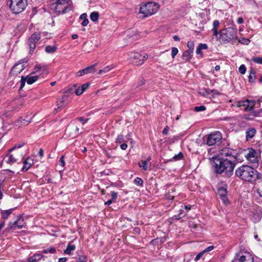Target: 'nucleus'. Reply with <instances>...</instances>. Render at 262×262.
Instances as JSON below:
<instances>
[{
  "label": "nucleus",
  "instance_id": "1",
  "mask_svg": "<svg viewBox=\"0 0 262 262\" xmlns=\"http://www.w3.org/2000/svg\"><path fill=\"white\" fill-rule=\"evenodd\" d=\"M214 171L216 173H225L227 178L230 177L233 173L236 165L235 160L232 161L228 158H213Z\"/></svg>",
  "mask_w": 262,
  "mask_h": 262
},
{
  "label": "nucleus",
  "instance_id": "2",
  "mask_svg": "<svg viewBox=\"0 0 262 262\" xmlns=\"http://www.w3.org/2000/svg\"><path fill=\"white\" fill-rule=\"evenodd\" d=\"M256 172V170L253 168L243 165L235 170V174L242 180L251 182L255 180Z\"/></svg>",
  "mask_w": 262,
  "mask_h": 262
},
{
  "label": "nucleus",
  "instance_id": "3",
  "mask_svg": "<svg viewBox=\"0 0 262 262\" xmlns=\"http://www.w3.org/2000/svg\"><path fill=\"white\" fill-rule=\"evenodd\" d=\"M51 9L57 15L66 13L72 10L71 0H52Z\"/></svg>",
  "mask_w": 262,
  "mask_h": 262
},
{
  "label": "nucleus",
  "instance_id": "4",
  "mask_svg": "<svg viewBox=\"0 0 262 262\" xmlns=\"http://www.w3.org/2000/svg\"><path fill=\"white\" fill-rule=\"evenodd\" d=\"M219 39L224 43L232 41L237 38V29L230 27L220 30Z\"/></svg>",
  "mask_w": 262,
  "mask_h": 262
},
{
  "label": "nucleus",
  "instance_id": "5",
  "mask_svg": "<svg viewBox=\"0 0 262 262\" xmlns=\"http://www.w3.org/2000/svg\"><path fill=\"white\" fill-rule=\"evenodd\" d=\"M10 11L18 14L23 12L27 6V0H10L7 2Z\"/></svg>",
  "mask_w": 262,
  "mask_h": 262
},
{
  "label": "nucleus",
  "instance_id": "6",
  "mask_svg": "<svg viewBox=\"0 0 262 262\" xmlns=\"http://www.w3.org/2000/svg\"><path fill=\"white\" fill-rule=\"evenodd\" d=\"M159 8V5L155 2H148L142 5L140 8V13L144 15V17H148L155 14Z\"/></svg>",
  "mask_w": 262,
  "mask_h": 262
},
{
  "label": "nucleus",
  "instance_id": "7",
  "mask_svg": "<svg viewBox=\"0 0 262 262\" xmlns=\"http://www.w3.org/2000/svg\"><path fill=\"white\" fill-rule=\"evenodd\" d=\"M147 55L145 53L141 54L138 52H130L129 54L130 61L135 66L142 65L147 59Z\"/></svg>",
  "mask_w": 262,
  "mask_h": 262
},
{
  "label": "nucleus",
  "instance_id": "8",
  "mask_svg": "<svg viewBox=\"0 0 262 262\" xmlns=\"http://www.w3.org/2000/svg\"><path fill=\"white\" fill-rule=\"evenodd\" d=\"M222 139V134L220 132H214L210 134L207 139V144L209 146H212L219 143Z\"/></svg>",
  "mask_w": 262,
  "mask_h": 262
},
{
  "label": "nucleus",
  "instance_id": "9",
  "mask_svg": "<svg viewBox=\"0 0 262 262\" xmlns=\"http://www.w3.org/2000/svg\"><path fill=\"white\" fill-rule=\"evenodd\" d=\"M235 105L237 107L243 109L244 111L249 112L253 110L254 102L248 99H245L237 101Z\"/></svg>",
  "mask_w": 262,
  "mask_h": 262
},
{
  "label": "nucleus",
  "instance_id": "10",
  "mask_svg": "<svg viewBox=\"0 0 262 262\" xmlns=\"http://www.w3.org/2000/svg\"><path fill=\"white\" fill-rule=\"evenodd\" d=\"M26 223L25 222L23 214L19 215L17 220L14 222H9L8 225L9 229L25 228H26Z\"/></svg>",
  "mask_w": 262,
  "mask_h": 262
},
{
  "label": "nucleus",
  "instance_id": "11",
  "mask_svg": "<svg viewBox=\"0 0 262 262\" xmlns=\"http://www.w3.org/2000/svg\"><path fill=\"white\" fill-rule=\"evenodd\" d=\"M220 155L224 158L229 157V159H234V160L238 159L237 154L235 150L229 147H224L220 150Z\"/></svg>",
  "mask_w": 262,
  "mask_h": 262
},
{
  "label": "nucleus",
  "instance_id": "12",
  "mask_svg": "<svg viewBox=\"0 0 262 262\" xmlns=\"http://www.w3.org/2000/svg\"><path fill=\"white\" fill-rule=\"evenodd\" d=\"M253 257L249 253L236 254L232 262H253Z\"/></svg>",
  "mask_w": 262,
  "mask_h": 262
},
{
  "label": "nucleus",
  "instance_id": "13",
  "mask_svg": "<svg viewBox=\"0 0 262 262\" xmlns=\"http://www.w3.org/2000/svg\"><path fill=\"white\" fill-rule=\"evenodd\" d=\"M40 39V34L38 32H35L28 38V42L29 46L30 53L33 52L36 48V43Z\"/></svg>",
  "mask_w": 262,
  "mask_h": 262
},
{
  "label": "nucleus",
  "instance_id": "14",
  "mask_svg": "<svg viewBox=\"0 0 262 262\" xmlns=\"http://www.w3.org/2000/svg\"><path fill=\"white\" fill-rule=\"evenodd\" d=\"M217 194L220 198L222 200L223 202L225 204H227L229 202L228 199L227 197V186L226 185L219 187L217 189Z\"/></svg>",
  "mask_w": 262,
  "mask_h": 262
},
{
  "label": "nucleus",
  "instance_id": "15",
  "mask_svg": "<svg viewBox=\"0 0 262 262\" xmlns=\"http://www.w3.org/2000/svg\"><path fill=\"white\" fill-rule=\"evenodd\" d=\"M247 159L252 163H257L258 162V158L257 153L255 150L252 148L248 149V152L245 155Z\"/></svg>",
  "mask_w": 262,
  "mask_h": 262
},
{
  "label": "nucleus",
  "instance_id": "16",
  "mask_svg": "<svg viewBox=\"0 0 262 262\" xmlns=\"http://www.w3.org/2000/svg\"><path fill=\"white\" fill-rule=\"evenodd\" d=\"M25 68V65L23 63H16L11 69L10 72V75L11 76H15L19 74L23 70H24Z\"/></svg>",
  "mask_w": 262,
  "mask_h": 262
},
{
  "label": "nucleus",
  "instance_id": "17",
  "mask_svg": "<svg viewBox=\"0 0 262 262\" xmlns=\"http://www.w3.org/2000/svg\"><path fill=\"white\" fill-rule=\"evenodd\" d=\"M68 96L63 95L61 98H59L57 101V109L61 110L62 108L66 106L68 104Z\"/></svg>",
  "mask_w": 262,
  "mask_h": 262
},
{
  "label": "nucleus",
  "instance_id": "18",
  "mask_svg": "<svg viewBox=\"0 0 262 262\" xmlns=\"http://www.w3.org/2000/svg\"><path fill=\"white\" fill-rule=\"evenodd\" d=\"M90 85L89 83H85L79 86L75 91V94L77 96L81 95L86 90H87Z\"/></svg>",
  "mask_w": 262,
  "mask_h": 262
},
{
  "label": "nucleus",
  "instance_id": "19",
  "mask_svg": "<svg viewBox=\"0 0 262 262\" xmlns=\"http://www.w3.org/2000/svg\"><path fill=\"white\" fill-rule=\"evenodd\" d=\"M24 166L21 169V171L23 172L27 171L33 164V160L30 158H27L23 162Z\"/></svg>",
  "mask_w": 262,
  "mask_h": 262
},
{
  "label": "nucleus",
  "instance_id": "20",
  "mask_svg": "<svg viewBox=\"0 0 262 262\" xmlns=\"http://www.w3.org/2000/svg\"><path fill=\"white\" fill-rule=\"evenodd\" d=\"M256 133V130L254 128H248L246 132V140L248 141L252 139L255 135Z\"/></svg>",
  "mask_w": 262,
  "mask_h": 262
},
{
  "label": "nucleus",
  "instance_id": "21",
  "mask_svg": "<svg viewBox=\"0 0 262 262\" xmlns=\"http://www.w3.org/2000/svg\"><path fill=\"white\" fill-rule=\"evenodd\" d=\"M42 258V256L40 254L35 253L32 256L27 259V262H36ZM23 262H26L23 261Z\"/></svg>",
  "mask_w": 262,
  "mask_h": 262
},
{
  "label": "nucleus",
  "instance_id": "22",
  "mask_svg": "<svg viewBox=\"0 0 262 262\" xmlns=\"http://www.w3.org/2000/svg\"><path fill=\"white\" fill-rule=\"evenodd\" d=\"M220 25V22L217 20H215L213 22V28L212 29V31L213 32V35L215 36H217L219 34L217 31V28Z\"/></svg>",
  "mask_w": 262,
  "mask_h": 262
},
{
  "label": "nucleus",
  "instance_id": "23",
  "mask_svg": "<svg viewBox=\"0 0 262 262\" xmlns=\"http://www.w3.org/2000/svg\"><path fill=\"white\" fill-rule=\"evenodd\" d=\"M192 52L191 50H186L184 51L182 55L183 59L185 61H188L191 58L192 56Z\"/></svg>",
  "mask_w": 262,
  "mask_h": 262
},
{
  "label": "nucleus",
  "instance_id": "24",
  "mask_svg": "<svg viewBox=\"0 0 262 262\" xmlns=\"http://www.w3.org/2000/svg\"><path fill=\"white\" fill-rule=\"evenodd\" d=\"M38 78V76H27L25 77L28 84H31L35 82Z\"/></svg>",
  "mask_w": 262,
  "mask_h": 262
},
{
  "label": "nucleus",
  "instance_id": "25",
  "mask_svg": "<svg viewBox=\"0 0 262 262\" xmlns=\"http://www.w3.org/2000/svg\"><path fill=\"white\" fill-rule=\"evenodd\" d=\"M76 247L74 245L69 244L66 249L64 251V253L66 254L71 255L72 252L75 250Z\"/></svg>",
  "mask_w": 262,
  "mask_h": 262
},
{
  "label": "nucleus",
  "instance_id": "26",
  "mask_svg": "<svg viewBox=\"0 0 262 262\" xmlns=\"http://www.w3.org/2000/svg\"><path fill=\"white\" fill-rule=\"evenodd\" d=\"M13 210V209H10L6 210H3L1 212L2 217L4 220L8 219L10 215L12 213Z\"/></svg>",
  "mask_w": 262,
  "mask_h": 262
},
{
  "label": "nucleus",
  "instance_id": "27",
  "mask_svg": "<svg viewBox=\"0 0 262 262\" xmlns=\"http://www.w3.org/2000/svg\"><path fill=\"white\" fill-rule=\"evenodd\" d=\"M57 49L55 45L54 46H47L45 48V51L49 54L53 53L56 51Z\"/></svg>",
  "mask_w": 262,
  "mask_h": 262
},
{
  "label": "nucleus",
  "instance_id": "28",
  "mask_svg": "<svg viewBox=\"0 0 262 262\" xmlns=\"http://www.w3.org/2000/svg\"><path fill=\"white\" fill-rule=\"evenodd\" d=\"M96 64L92 65L90 67H88L85 69H83V72H84L85 75L88 74L89 73H93L95 71V66Z\"/></svg>",
  "mask_w": 262,
  "mask_h": 262
},
{
  "label": "nucleus",
  "instance_id": "29",
  "mask_svg": "<svg viewBox=\"0 0 262 262\" xmlns=\"http://www.w3.org/2000/svg\"><path fill=\"white\" fill-rule=\"evenodd\" d=\"M114 68V66L113 65L108 66L105 67L103 69H101L99 71L98 73L99 74H102L104 73H106L113 69Z\"/></svg>",
  "mask_w": 262,
  "mask_h": 262
},
{
  "label": "nucleus",
  "instance_id": "30",
  "mask_svg": "<svg viewBox=\"0 0 262 262\" xmlns=\"http://www.w3.org/2000/svg\"><path fill=\"white\" fill-rule=\"evenodd\" d=\"M249 81L250 82H254L255 78V72L254 70L251 69L248 76Z\"/></svg>",
  "mask_w": 262,
  "mask_h": 262
},
{
  "label": "nucleus",
  "instance_id": "31",
  "mask_svg": "<svg viewBox=\"0 0 262 262\" xmlns=\"http://www.w3.org/2000/svg\"><path fill=\"white\" fill-rule=\"evenodd\" d=\"M99 13L97 12H93L90 14V19L92 21L96 22L99 18Z\"/></svg>",
  "mask_w": 262,
  "mask_h": 262
},
{
  "label": "nucleus",
  "instance_id": "32",
  "mask_svg": "<svg viewBox=\"0 0 262 262\" xmlns=\"http://www.w3.org/2000/svg\"><path fill=\"white\" fill-rule=\"evenodd\" d=\"M46 68L45 66H41L40 64L36 65L34 69V71L33 73L39 72L40 71H44Z\"/></svg>",
  "mask_w": 262,
  "mask_h": 262
},
{
  "label": "nucleus",
  "instance_id": "33",
  "mask_svg": "<svg viewBox=\"0 0 262 262\" xmlns=\"http://www.w3.org/2000/svg\"><path fill=\"white\" fill-rule=\"evenodd\" d=\"M138 165L144 170H146L148 169V165L146 161L142 160L138 163Z\"/></svg>",
  "mask_w": 262,
  "mask_h": 262
},
{
  "label": "nucleus",
  "instance_id": "34",
  "mask_svg": "<svg viewBox=\"0 0 262 262\" xmlns=\"http://www.w3.org/2000/svg\"><path fill=\"white\" fill-rule=\"evenodd\" d=\"M56 252V249L54 247H50L49 248L45 249L42 251V253L47 254L48 253L54 254Z\"/></svg>",
  "mask_w": 262,
  "mask_h": 262
},
{
  "label": "nucleus",
  "instance_id": "35",
  "mask_svg": "<svg viewBox=\"0 0 262 262\" xmlns=\"http://www.w3.org/2000/svg\"><path fill=\"white\" fill-rule=\"evenodd\" d=\"M251 60L255 63L262 64V57H253Z\"/></svg>",
  "mask_w": 262,
  "mask_h": 262
},
{
  "label": "nucleus",
  "instance_id": "36",
  "mask_svg": "<svg viewBox=\"0 0 262 262\" xmlns=\"http://www.w3.org/2000/svg\"><path fill=\"white\" fill-rule=\"evenodd\" d=\"M8 158L7 160V162L10 164H13L16 162V159L13 157L12 155H8Z\"/></svg>",
  "mask_w": 262,
  "mask_h": 262
},
{
  "label": "nucleus",
  "instance_id": "37",
  "mask_svg": "<svg viewBox=\"0 0 262 262\" xmlns=\"http://www.w3.org/2000/svg\"><path fill=\"white\" fill-rule=\"evenodd\" d=\"M134 183L135 185L140 186H142L143 184V180L140 178L139 177L136 178L134 180Z\"/></svg>",
  "mask_w": 262,
  "mask_h": 262
},
{
  "label": "nucleus",
  "instance_id": "38",
  "mask_svg": "<svg viewBox=\"0 0 262 262\" xmlns=\"http://www.w3.org/2000/svg\"><path fill=\"white\" fill-rule=\"evenodd\" d=\"M88 260L87 257L85 255H79L77 258L76 262H86Z\"/></svg>",
  "mask_w": 262,
  "mask_h": 262
},
{
  "label": "nucleus",
  "instance_id": "39",
  "mask_svg": "<svg viewBox=\"0 0 262 262\" xmlns=\"http://www.w3.org/2000/svg\"><path fill=\"white\" fill-rule=\"evenodd\" d=\"M183 158V155L181 152H180L178 154L176 155L172 158V160L174 161H178L181 160Z\"/></svg>",
  "mask_w": 262,
  "mask_h": 262
},
{
  "label": "nucleus",
  "instance_id": "40",
  "mask_svg": "<svg viewBox=\"0 0 262 262\" xmlns=\"http://www.w3.org/2000/svg\"><path fill=\"white\" fill-rule=\"evenodd\" d=\"M20 122L21 124L23 125H28L31 121H28V120H26L25 119H23L22 118H20L16 122V123H18V122Z\"/></svg>",
  "mask_w": 262,
  "mask_h": 262
},
{
  "label": "nucleus",
  "instance_id": "41",
  "mask_svg": "<svg viewBox=\"0 0 262 262\" xmlns=\"http://www.w3.org/2000/svg\"><path fill=\"white\" fill-rule=\"evenodd\" d=\"M124 138L122 135H119L116 138V142L118 144H121L122 142L124 141Z\"/></svg>",
  "mask_w": 262,
  "mask_h": 262
},
{
  "label": "nucleus",
  "instance_id": "42",
  "mask_svg": "<svg viewBox=\"0 0 262 262\" xmlns=\"http://www.w3.org/2000/svg\"><path fill=\"white\" fill-rule=\"evenodd\" d=\"M187 46L189 48L188 50H191V51L193 52L194 46V42L192 41H189L187 42Z\"/></svg>",
  "mask_w": 262,
  "mask_h": 262
},
{
  "label": "nucleus",
  "instance_id": "43",
  "mask_svg": "<svg viewBox=\"0 0 262 262\" xmlns=\"http://www.w3.org/2000/svg\"><path fill=\"white\" fill-rule=\"evenodd\" d=\"M239 72L241 74H245L246 72V67L244 64H242L240 66L238 69Z\"/></svg>",
  "mask_w": 262,
  "mask_h": 262
},
{
  "label": "nucleus",
  "instance_id": "44",
  "mask_svg": "<svg viewBox=\"0 0 262 262\" xmlns=\"http://www.w3.org/2000/svg\"><path fill=\"white\" fill-rule=\"evenodd\" d=\"M206 107L204 105H201L199 106H195L194 108V110L196 112H202L206 110Z\"/></svg>",
  "mask_w": 262,
  "mask_h": 262
},
{
  "label": "nucleus",
  "instance_id": "45",
  "mask_svg": "<svg viewBox=\"0 0 262 262\" xmlns=\"http://www.w3.org/2000/svg\"><path fill=\"white\" fill-rule=\"evenodd\" d=\"M178 53V49L176 47H172L171 49V57L173 59Z\"/></svg>",
  "mask_w": 262,
  "mask_h": 262
},
{
  "label": "nucleus",
  "instance_id": "46",
  "mask_svg": "<svg viewBox=\"0 0 262 262\" xmlns=\"http://www.w3.org/2000/svg\"><path fill=\"white\" fill-rule=\"evenodd\" d=\"M261 216L259 214H256L253 217V220L254 222H258L260 220Z\"/></svg>",
  "mask_w": 262,
  "mask_h": 262
},
{
  "label": "nucleus",
  "instance_id": "47",
  "mask_svg": "<svg viewBox=\"0 0 262 262\" xmlns=\"http://www.w3.org/2000/svg\"><path fill=\"white\" fill-rule=\"evenodd\" d=\"M76 119L78 120V121H79L80 122H81L82 124H85L89 120L88 118H84L83 117H78L76 118Z\"/></svg>",
  "mask_w": 262,
  "mask_h": 262
},
{
  "label": "nucleus",
  "instance_id": "48",
  "mask_svg": "<svg viewBox=\"0 0 262 262\" xmlns=\"http://www.w3.org/2000/svg\"><path fill=\"white\" fill-rule=\"evenodd\" d=\"M204 252L203 251L201 252H200L195 257V261H198L199 260L202 256L204 254Z\"/></svg>",
  "mask_w": 262,
  "mask_h": 262
},
{
  "label": "nucleus",
  "instance_id": "49",
  "mask_svg": "<svg viewBox=\"0 0 262 262\" xmlns=\"http://www.w3.org/2000/svg\"><path fill=\"white\" fill-rule=\"evenodd\" d=\"M111 195H112V199H111L114 202H115L116 200L117 199V196H118V193L117 192L113 191V192H112Z\"/></svg>",
  "mask_w": 262,
  "mask_h": 262
},
{
  "label": "nucleus",
  "instance_id": "50",
  "mask_svg": "<svg viewBox=\"0 0 262 262\" xmlns=\"http://www.w3.org/2000/svg\"><path fill=\"white\" fill-rule=\"evenodd\" d=\"M59 165L61 166H64L65 165V162L64 160V156H61L60 158L59 161Z\"/></svg>",
  "mask_w": 262,
  "mask_h": 262
},
{
  "label": "nucleus",
  "instance_id": "51",
  "mask_svg": "<svg viewBox=\"0 0 262 262\" xmlns=\"http://www.w3.org/2000/svg\"><path fill=\"white\" fill-rule=\"evenodd\" d=\"M202 50H206L208 49V46L206 43H200L198 46Z\"/></svg>",
  "mask_w": 262,
  "mask_h": 262
},
{
  "label": "nucleus",
  "instance_id": "52",
  "mask_svg": "<svg viewBox=\"0 0 262 262\" xmlns=\"http://www.w3.org/2000/svg\"><path fill=\"white\" fill-rule=\"evenodd\" d=\"M26 81V79H25V78L24 77V76H22L21 80H20L21 85H20V89H21L25 85Z\"/></svg>",
  "mask_w": 262,
  "mask_h": 262
},
{
  "label": "nucleus",
  "instance_id": "53",
  "mask_svg": "<svg viewBox=\"0 0 262 262\" xmlns=\"http://www.w3.org/2000/svg\"><path fill=\"white\" fill-rule=\"evenodd\" d=\"M202 50L198 46L196 49V53L197 54L200 55L201 57H203V53Z\"/></svg>",
  "mask_w": 262,
  "mask_h": 262
},
{
  "label": "nucleus",
  "instance_id": "54",
  "mask_svg": "<svg viewBox=\"0 0 262 262\" xmlns=\"http://www.w3.org/2000/svg\"><path fill=\"white\" fill-rule=\"evenodd\" d=\"M83 71H83V69H82V70H80V71H79L78 72H77L76 73V76H77V77H80V76H83V75H85L84 72H83Z\"/></svg>",
  "mask_w": 262,
  "mask_h": 262
},
{
  "label": "nucleus",
  "instance_id": "55",
  "mask_svg": "<svg viewBox=\"0 0 262 262\" xmlns=\"http://www.w3.org/2000/svg\"><path fill=\"white\" fill-rule=\"evenodd\" d=\"M213 248H214V246H209L207 248H206L205 249H204L203 250V251L204 252V253H206L207 252H209V251H211L213 249Z\"/></svg>",
  "mask_w": 262,
  "mask_h": 262
},
{
  "label": "nucleus",
  "instance_id": "56",
  "mask_svg": "<svg viewBox=\"0 0 262 262\" xmlns=\"http://www.w3.org/2000/svg\"><path fill=\"white\" fill-rule=\"evenodd\" d=\"M178 214L181 216V218L185 216L186 215L184 211L182 209L179 210Z\"/></svg>",
  "mask_w": 262,
  "mask_h": 262
},
{
  "label": "nucleus",
  "instance_id": "57",
  "mask_svg": "<svg viewBox=\"0 0 262 262\" xmlns=\"http://www.w3.org/2000/svg\"><path fill=\"white\" fill-rule=\"evenodd\" d=\"M88 23L89 20L87 18H85L84 20H83L82 22L81 23V25L82 26L85 27L88 25Z\"/></svg>",
  "mask_w": 262,
  "mask_h": 262
},
{
  "label": "nucleus",
  "instance_id": "58",
  "mask_svg": "<svg viewBox=\"0 0 262 262\" xmlns=\"http://www.w3.org/2000/svg\"><path fill=\"white\" fill-rule=\"evenodd\" d=\"M127 147V145L126 143H124L120 145V148L122 150H125Z\"/></svg>",
  "mask_w": 262,
  "mask_h": 262
},
{
  "label": "nucleus",
  "instance_id": "59",
  "mask_svg": "<svg viewBox=\"0 0 262 262\" xmlns=\"http://www.w3.org/2000/svg\"><path fill=\"white\" fill-rule=\"evenodd\" d=\"M169 130V127L168 126H166L164 128V129L162 131V133L164 134V135H167L168 134V132Z\"/></svg>",
  "mask_w": 262,
  "mask_h": 262
},
{
  "label": "nucleus",
  "instance_id": "60",
  "mask_svg": "<svg viewBox=\"0 0 262 262\" xmlns=\"http://www.w3.org/2000/svg\"><path fill=\"white\" fill-rule=\"evenodd\" d=\"M43 150L42 148H40L38 152L39 157L41 158L43 156Z\"/></svg>",
  "mask_w": 262,
  "mask_h": 262
},
{
  "label": "nucleus",
  "instance_id": "61",
  "mask_svg": "<svg viewBox=\"0 0 262 262\" xmlns=\"http://www.w3.org/2000/svg\"><path fill=\"white\" fill-rule=\"evenodd\" d=\"M244 22V20H243V18L242 17H238L237 19V23L238 24H241L242 23H243Z\"/></svg>",
  "mask_w": 262,
  "mask_h": 262
},
{
  "label": "nucleus",
  "instance_id": "62",
  "mask_svg": "<svg viewBox=\"0 0 262 262\" xmlns=\"http://www.w3.org/2000/svg\"><path fill=\"white\" fill-rule=\"evenodd\" d=\"M113 202H114L112 199L108 200L107 202H105V205H111Z\"/></svg>",
  "mask_w": 262,
  "mask_h": 262
},
{
  "label": "nucleus",
  "instance_id": "63",
  "mask_svg": "<svg viewBox=\"0 0 262 262\" xmlns=\"http://www.w3.org/2000/svg\"><path fill=\"white\" fill-rule=\"evenodd\" d=\"M80 18L81 19L84 20V19L86 18V13H83L80 16Z\"/></svg>",
  "mask_w": 262,
  "mask_h": 262
},
{
  "label": "nucleus",
  "instance_id": "64",
  "mask_svg": "<svg viewBox=\"0 0 262 262\" xmlns=\"http://www.w3.org/2000/svg\"><path fill=\"white\" fill-rule=\"evenodd\" d=\"M67 260V259L66 257H62V258H60L58 259V262H66Z\"/></svg>",
  "mask_w": 262,
  "mask_h": 262
}]
</instances>
